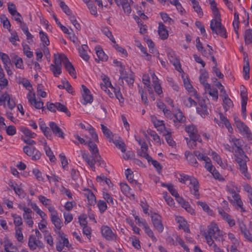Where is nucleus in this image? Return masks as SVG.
I'll list each match as a JSON object with an SVG mask.
<instances>
[{
    "label": "nucleus",
    "mask_w": 252,
    "mask_h": 252,
    "mask_svg": "<svg viewBox=\"0 0 252 252\" xmlns=\"http://www.w3.org/2000/svg\"><path fill=\"white\" fill-rule=\"evenodd\" d=\"M224 232L220 230L218 225L214 222H211L207 226V230L203 234L207 244L209 246L213 244L214 238L216 241H220L222 239Z\"/></svg>",
    "instance_id": "1"
},
{
    "label": "nucleus",
    "mask_w": 252,
    "mask_h": 252,
    "mask_svg": "<svg viewBox=\"0 0 252 252\" xmlns=\"http://www.w3.org/2000/svg\"><path fill=\"white\" fill-rule=\"evenodd\" d=\"M234 157L235 160L239 165V169L244 175V176L248 179L251 178V176L248 173V167L247 165V162L249 161V158L245 154L242 153L240 154H234Z\"/></svg>",
    "instance_id": "2"
},
{
    "label": "nucleus",
    "mask_w": 252,
    "mask_h": 252,
    "mask_svg": "<svg viewBox=\"0 0 252 252\" xmlns=\"http://www.w3.org/2000/svg\"><path fill=\"white\" fill-rule=\"evenodd\" d=\"M221 20H212L210 23V28L213 33L219 35L223 38L227 37L226 31L225 28L222 25Z\"/></svg>",
    "instance_id": "3"
},
{
    "label": "nucleus",
    "mask_w": 252,
    "mask_h": 252,
    "mask_svg": "<svg viewBox=\"0 0 252 252\" xmlns=\"http://www.w3.org/2000/svg\"><path fill=\"white\" fill-rule=\"evenodd\" d=\"M62 64L61 54L54 55V63L50 66V69L55 77H58L62 73Z\"/></svg>",
    "instance_id": "4"
},
{
    "label": "nucleus",
    "mask_w": 252,
    "mask_h": 252,
    "mask_svg": "<svg viewBox=\"0 0 252 252\" xmlns=\"http://www.w3.org/2000/svg\"><path fill=\"white\" fill-rule=\"evenodd\" d=\"M209 102L208 98H203L199 100V106L196 108L197 113L203 118L209 115L210 109L208 108L207 103Z\"/></svg>",
    "instance_id": "5"
},
{
    "label": "nucleus",
    "mask_w": 252,
    "mask_h": 252,
    "mask_svg": "<svg viewBox=\"0 0 252 252\" xmlns=\"http://www.w3.org/2000/svg\"><path fill=\"white\" fill-rule=\"evenodd\" d=\"M235 124L240 132L249 141L251 140L252 139V133L248 126L239 120L237 121L236 119H235Z\"/></svg>",
    "instance_id": "6"
},
{
    "label": "nucleus",
    "mask_w": 252,
    "mask_h": 252,
    "mask_svg": "<svg viewBox=\"0 0 252 252\" xmlns=\"http://www.w3.org/2000/svg\"><path fill=\"white\" fill-rule=\"evenodd\" d=\"M61 58L62 61V63L64 64L66 70L68 71L71 76L75 78L76 76L75 74V70L73 65L69 61L68 59L65 55L61 54Z\"/></svg>",
    "instance_id": "7"
},
{
    "label": "nucleus",
    "mask_w": 252,
    "mask_h": 252,
    "mask_svg": "<svg viewBox=\"0 0 252 252\" xmlns=\"http://www.w3.org/2000/svg\"><path fill=\"white\" fill-rule=\"evenodd\" d=\"M168 59L171 63L174 66L175 69L179 72H181L182 69L179 59L176 57L174 52L169 50L167 52Z\"/></svg>",
    "instance_id": "8"
},
{
    "label": "nucleus",
    "mask_w": 252,
    "mask_h": 252,
    "mask_svg": "<svg viewBox=\"0 0 252 252\" xmlns=\"http://www.w3.org/2000/svg\"><path fill=\"white\" fill-rule=\"evenodd\" d=\"M28 246L32 251L35 250L37 248H43V243L39 239L36 238L33 235L30 236L28 241Z\"/></svg>",
    "instance_id": "9"
},
{
    "label": "nucleus",
    "mask_w": 252,
    "mask_h": 252,
    "mask_svg": "<svg viewBox=\"0 0 252 252\" xmlns=\"http://www.w3.org/2000/svg\"><path fill=\"white\" fill-rule=\"evenodd\" d=\"M189 182H190L189 188L190 192L196 199H199L200 196L199 193V184L198 180L192 176Z\"/></svg>",
    "instance_id": "10"
},
{
    "label": "nucleus",
    "mask_w": 252,
    "mask_h": 252,
    "mask_svg": "<svg viewBox=\"0 0 252 252\" xmlns=\"http://www.w3.org/2000/svg\"><path fill=\"white\" fill-rule=\"evenodd\" d=\"M151 219L155 228L159 233L163 231L164 227L162 223L161 217L158 214L154 213L151 215Z\"/></svg>",
    "instance_id": "11"
},
{
    "label": "nucleus",
    "mask_w": 252,
    "mask_h": 252,
    "mask_svg": "<svg viewBox=\"0 0 252 252\" xmlns=\"http://www.w3.org/2000/svg\"><path fill=\"white\" fill-rule=\"evenodd\" d=\"M219 116L220 121L219 122V120L216 118L214 119V121L218 123L220 126L223 127L225 126L228 132L232 133L233 132V128L228 120L221 113H219Z\"/></svg>",
    "instance_id": "12"
},
{
    "label": "nucleus",
    "mask_w": 252,
    "mask_h": 252,
    "mask_svg": "<svg viewBox=\"0 0 252 252\" xmlns=\"http://www.w3.org/2000/svg\"><path fill=\"white\" fill-rule=\"evenodd\" d=\"M82 157L87 162L88 164L90 167L94 171L95 170V163L96 161H99L100 158H95L94 155L90 156L89 154L84 152L82 154Z\"/></svg>",
    "instance_id": "13"
},
{
    "label": "nucleus",
    "mask_w": 252,
    "mask_h": 252,
    "mask_svg": "<svg viewBox=\"0 0 252 252\" xmlns=\"http://www.w3.org/2000/svg\"><path fill=\"white\" fill-rule=\"evenodd\" d=\"M115 2L118 6H122L124 12L126 15H129L131 11L130 3H133L132 0H130L128 1V0H117Z\"/></svg>",
    "instance_id": "14"
},
{
    "label": "nucleus",
    "mask_w": 252,
    "mask_h": 252,
    "mask_svg": "<svg viewBox=\"0 0 252 252\" xmlns=\"http://www.w3.org/2000/svg\"><path fill=\"white\" fill-rule=\"evenodd\" d=\"M101 233L103 236L107 240H114L116 238V235L112 232L111 228L107 226L102 227Z\"/></svg>",
    "instance_id": "15"
},
{
    "label": "nucleus",
    "mask_w": 252,
    "mask_h": 252,
    "mask_svg": "<svg viewBox=\"0 0 252 252\" xmlns=\"http://www.w3.org/2000/svg\"><path fill=\"white\" fill-rule=\"evenodd\" d=\"M82 88L83 89L82 94L85 101L83 104L86 105L87 103H92L93 101V97L91 94L90 90L84 85H82Z\"/></svg>",
    "instance_id": "16"
},
{
    "label": "nucleus",
    "mask_w": 252,
    "mask_h": 252,
    "mask_svg": "<svg viewBox=\"0 0 252 252\" xmlns=\"http://www.w3.org/2000/svg\"><path fill=\"white\" fill-rule=\"evenodd\" d=\"M49 126L52 130L53 133L56 136L61 137L63 139L64 138V134L63 132L57 125V124L53 122H51L49 123Z\"/></svg>",
    "instance_id": "17"
},
{
    "label": "nucleus",
    "mask_w": 252,
    "mask_h": 252,
    "mask_svg": "<svg viewBox=\"0 0 252 252\" xmlns=\"http://www.w3.org/2000/svg\"><path fill=\"white\" fill-rule=\"evenodd\" d=\"M139 144L141 145V151L139 152L140 156L146 158L149 163L150 162V160H152V158L147 153L148 146L146 142L140 141Z\"/></svg>",
    "instance_id": "18"
},
{
    "label": "nucleus",
    "mask_w": 252,
    "mask_h": 252,
    "mask_svg": "<svg viewBox=\"0 0 252 252\" xmlns=\"http://www.w3.org/2000/svg\"><path fill=\"white\" fill-rule=\"evenodd\" d=\"M3 247L6 252H18L17 248L7 238H4Z\"/></svg>",
    "instance_id": "19"
},
{
    "label": "nucleus",
    "mask_w": 252,
    "mask_h": 252,
    "mask_svg": "<svg viewBox=\"0 0 252 252\" xmlns=\"http://www.w3.org/2000/svg\"><path fill=\"white\" fill-rule=\"evenodd\" d=\"M28 99L31 104L34 106L35 108L39 109L43 108V102L41 100L37 101L34 94L32 95L29 94Z\"/></svg>",
    "instance_id": "20"
},
{
    "label": "nucleus",
    "mask_w": 252,
    "mask_h": 252,
    "mask_svg": "<svg viewBox=\"0 0 252 252\" xmlns=\"http://www.w3.org/2000/svg\"><path fill=\"white\" fill-rule=\"evenodd\" d=\"M219 213L223 220H226L230 227H232L235 225V221L232 219L231 217L222 209H220Z\"/></svg>",
    "instance_id": "21"
},
{
    "label": "nucleus",
    "mask_w": 252,
    "mask_h": 252,
    "mask_svg": "<svg viewBox=\"0 0 252 252\" xmlns=\"http://www.w3.org/2000/svg\"><path fill=\"white\" fill-rule=\"evenodd\" d=\"M174 116L176 119V121L174 120V122L175 126L177 127H179V125L178 123H184L186 120V117L183 115V113L180 110L178 109L174 114Z\"/></svg>",
    "instance_id": "22"
},
{
    "label": "nucleus",
    "mask_w": 252,
    "mask_h": 252,
    "mask_svg": "<svg viewBox=\"0 0 252 252\" xmlns=\"http://www.w3.org/2000/svg\"><path fill=\"white\" fill-rule=\"evenodd\" d=\"M95 50L98 57V59H95L96 61L99 62V61H102L105 62L107 60L108 56L105 54L102 49L100 46L95 47Z\"/></svg>",
    "instance_id": "23"
},
{
    "label": "nucleus",
    "mask_w": 252,
    "mask_h": 252,
    "mask_svg": "<svg viewBox=\"0 0 252 252\" xmlns=\"http://www.w3.org/2000/svg\"><path fill=\"white\" fill-rule=\"evenodd\" d=\"M84 191V194L87 198L89 203L91 205H94L96 203V198L92 191L89 189H86Z\"/></svg>",
    "instance_id": "24"
},
{
    "label": "nucleus",
    "mask_w": 252,
    "mask_h": 252,
    "mask_svg": "<svg viewBox=\"0 0 252 252\" xmlns=\"http://www.w3.org/2000/svg\"><path fill=\"white\" fill-rule=\"evenodd\" d=\"M158 32L162 39H166L168 37V32L165 26L160 22L158 24Z\"/></svg>",
    "instance_id": "25"
},
{
    "label": "nucleus",
    "mask_w": 252,
    "mask_h": 252,
    "mask_svg": "<svg viewBox=\"0 0 252 252\" xmlns=\"http://www.w3.org/2000/svg\"><path fill=\"white\" fill-rule=\"evenodd\" d=\"M119 71L121 74V76L120 77V79H121L122 80L123 79L125 80L127 84L129 85H131L133 84L134 79L132 74H130L129 76H127L125 70H120Z\"/></svg>",
    "instance_id": "26"
},
{
    "label": "nucleus",
    "mask_w": 252,
    "mask_h": 252,
    "mask_svg": "<svg viewBox=\"0 0 252 252\" xmlns=\"http://www.w3.org/2000/svg\"><path fill=\"white\" fill-rule=\"evenodd\" d=\"M239 229L244 237L249 241L252 242V235L246 225L243 223L240 224Z\"/></svg>",
    "instance_id": "27"
},
{
    "label": "nucleus",
    "mask_w": 252,
    "mask_h": 252,
    "mask_svg": "<svg viewBox=\"0 0 252 252\" xmlns=\"http://www.w3.org/2000/svg\"><path fill=\"white\" fill-rule=\"evenodd\" d=\"M185 157L189 163L194 167L198 166V162L195 158L194 155L192 154L189 151H186L185 153Z\"/></svg>",
    "instance_id": "28"
},
{
    "label": "nucleus",
    "mask_w": 252,
    "mask_h": 252,
    "mask_svg": "<svg viewBox=\"0 0 252 252\" xmlns=\"http://www.w3.org/2000/svg\"><path fill=\"white\" fill-rule=\"evenodd\" d=\"M201 75L199 77L200 83L203 85L205 90L210 89V85L206 82V79L208 78V74L205 71L200 70Z\"/></svg>",
    "instance_id": "29"
},
{
    "label": "nucleus",
    "mask_w": 252,
    "mask_h": 252,
    "mask_svg": "<svg viewBox=\"0 0 252 252\" xmlns=\"http://www.w3.org/2000/svg\"><path fill=\"white\" fill-rule=\"evenodd\" d=\"M88 47L86 45H83L79 49L80 56L85 61H88L90 56L88 53Z\"/></svg>",
    "instance_id": "30"
},
{
    "label": "nucleus",
    "mask_w": 252,
    "mask_h": 252,
    "mask_svg": "<svg viewBox=\"0 0 252 252\" xmlns=\"http://www.w3.org/2000/svg\"><path fill=\"white\" fill-rule=\"evenodd\" d=\"M190 138V139L189 140L188 138H186L187 144L190 148H194L196 146L197 141L199 142H201V138L200 136H196Z\"/></svg>",
    "instance_id": "31"
},
{
    "label": "nucleus",
    "mask_w": 252,
    "mask_h": 252,
    "mask_svg": "<svg viewBox=\"0 0 252 252\" xmlns=\"http://www.w3.org/2000/svg\"><path fill=\"white\" fill-rule=\"evenodd\" d=\"M142 222L145 233L149 236V237H150L151 238L153 242H156L157 241V239L155 236L153 231L149 227L148 224L146 223V222Z\"/></svg>",
    "instance_id": "32"
},
{
    "label": "nucleus",
    "mask_w": 252,
    "mask_h": 252,
    "mask_svg": "<svg viewBox=\"0 0 252 252\" xmlns=\"http://www.w3.org/2000/svg\"><path fill=\"white\" fill-rule=\"evenodd\" d=\"M88 144L92 155H94L95 158H100L96 145L92 141H89Z\"/></svg>",
    "instance_id": "33"
},
{
    "label": "nucleus",
    "mask_w": 252,
    "mask_h": 252,
    "mask_svg": "<svg viewBox=\"0 0 252 252\" xmlns=\"http://www.w3.org/2000/svg\"><path fill=\"white\" fill-rule=\"evenodd\" d=\"M185 130L189 134L190 137H195L196 136H200L198 134V131L196 127L193 125H189L186 127Z\"/></svg>",
    "instance_id": "34"
},
{
    "label": "nucleus",
    "mask_w": 252,
    "mask_h": 252,
    "mask_svg": "<svg viewBox=\"0 0 252 252\" xmlns=\"http://www.w3.org/2000/svg\"><path fill=\"white\" fill-rule=\"evenodd\" d=\"M232 141L233 142L235 147L237 148V150L235 151V154H240L244 153L242 149V140L240 139H232Z\"/></svg>",
    "instance_id": "35"
},
{
    "label": "nucleus",
    "mask_w": 252,
    "mask_h": 252,
    "mask_svg": "<svg viewBox=\"0 0 252 252\" xmlns=\"http://www.w3.org/2000/svg\"><path fill=\"white\" fill-rule=\"evenodd\" d=\"M101 130L104 136L108 139L110 142L113 140V135L112 132L108 129L107 126L103 124L100 125Z\"/></svg>",
    "instance_id": "36"
},
{
    "label": "nucleus",
    "mask_w": 252,
    "mask_h": 252,
    "mask_svg": "<svg viewBox=\"0 0 252 252\" xmlns=\"http://www.w3.org/2000/svg\"><path fill=\"white\" fill-rule=\"evenodd\" d=\"M20 131L26 136V138H34L37 135L35 133L25 126L21 127Z\"/></svg>",
    "instance_id": "37"
},
{
    "label": "nucleus",
    "mask_w": 252,
    "mask_h": 252,
    "mask_svg": "<svg viewBox=\"0 0 252 252\" xmlns=\"http://www.w3.org/2000/svg\"><path fill=\"white\" fill-rule=\"evenodd\" d=\"M223 108L225 109V111H227L230 108H232L233 106L232 101L228 97L227 94H225V95L224 96V97L223 98Z\"/></svg>",
    "instance_id": "38"
},
{
    "label": "nucleus",
    "mask_w": 252,
    "mask_h": 252,
    "mask_svg": "<svg viewBox=\"0 0 252 252\" xmlns=\"http://www.w3.org/2000/svg\"><path fill=\"white\" fill-rule=\"evenodd\" d=\"M192 3L193 8L194 11L198 14L200 17L202 16L203 13L202 10L200 6L198 1L196 0H190Z\"/></svg>",
    "instance_id": "39"
},
{
    "label": "nucleus",
    "mask_w": 252,
    "mask_h": 252,
    "mask_svg": "<svg viewBox=\"0 0 252 252\" xmlns=\"http://www.w3.org/2000/svg\"><path fill=\"white\" fill-rule=\"evenodd\" d=\"M196 204L198 205H200L202 207L203 210L205 212L207 213V214L208 215H211V216L213 215V211L210 209L209 206L205 202H202V201H197L196 202Z\"/></svg>",
    "instance_id": "40"
},
{
    "label": "nucleus",
    "mask_w": 252,
    "mask_h": 252,
    "mask_svg": "<svg viewBox=\"0 0 252 252\" xmlns=\"http://www.w3.org/2000/svg\"><path fill=\"white\" fill-rule=\"evenodd\" d=\"M163 135H164L166 141L169 144V145L172 147H173L175 145V142L173 140L172 138L171 137V134L170 132L165 130V132L163 133Z\"/></svg>",
    "instance_id": "41"
},
{
    "label": "nucleus",
    "mask_w": 252,
    "mask_h": 252,
    "mask_svg": "<svg viewBox=\"0 0 252 252\" xmlns=\"http://www.w3.org/2000/svg\"><path fill=\"white\" fill-rule=\"evenodd\" d=\"M245 43L246 44H250L252 43V30L248 29L245 31L244 35Z\"/></svg>",
    "instance_id": "42"
},
{
    "label": "nucleus",
    "mask_w": 252,
    "mask_h": 252,
    "mask_svg": "<svg viewBox=\"0 0 252 252\" xmlns=\"http://www.w3.org/2000/svg\"><path fill=\"white\" fill-rule=\"evenodd\" d=\"M103 197L104 199L107 201V202L113 206L116 204L117 201L116 200H114L112 197L111 195L107 192H103Z\"/></svg>",
    "instance_id": "43"
},
{
    "label": "nucleus",
    "mask_w": 252,
    "mask_h": 252,
    "mask_svg": "<svg viewBox=\"0 0 252 252\" xmlns=\"http://www.w3.org/2000/svg\"><path fill=\"white\" fill-rule=\"evenodd\" d=\"M183 103L188 107H191L196 105V102L190 97H184Z\"/></svg>",
    "instance_id": "44"
},
{
    "label": "nucleus",
    "mask_w": 252,
    "mask_h": 252,
    "mask_svg": "<svg viewBox=\"0 0 252 252\" xmlns=\"http://www.w3.org/2000/svg\"><path fill=\"white\" fill-rule=\"evenodd\" d=\"M51 221L56 228L60 230L63 226V223L58 215L51 217Z\"/></svg>",
    "instance_id": "45"
},
{
    "label": "nucleus",
    "mask_w": 252,
    "mask_h": 252,
    "mask_svg": "<svg viewBox=\"0 0 252 252\" xmlns=\"http://www.w3.org/2000/svg\"><path fill=\"white\" fill-rule=\"evenodd\" d=\"M120 187L122 192L125 195H132L134 196V195L132 194L130 192L131 190L130 188L126 183H121Z\"/></svg>",
    "instance_id": "46"
},
{
    "label": "nucleus",
    "mask_w": 252,
    "mask_h": 252,
    "mask_svg": "<svg viewBox=\"0 0 252 252\" xmlns=\"http://www.w3.org/2000/svg\"><path fill=\"white\" fill-rule=\"evenodd\" d=\"M45 144L44 146V150L46 153V155L49 158L50 160L52 162H54L56 160V158L53 155L52 151L51 150L50 148L46 146V142H44Z\"/></svg>",
    "instance_id": "47"
},
{
    "label": "nucleus",
    "mask_w": 252,
    "mask_h": 252,
    "mask_svg": "<svg viewBox=\"0 0 252 252\" xmlns=\"http://www.w3.org/2000/svg\"><path fill=\"white\" fill-rule=\"evenodd\" d=\"M243 76L246 80L250 78V65L248 61L246 62L243 66Z\"/></svg>",
    "instance_id": "48"
},
{
    "label": "nucleus",
    "mask_w": 252,
    "mask_h": 252,
    "mask_svg": "<svg viewBox=\"0 0 252 252\" xmlns=\"http://www.w3.org/2000/svg\"><path fill=\"white\" fill-rule=\"evenodd\" d=\"M235 203L237 204L238 208H239L242 212H245V209L243 207V202L241 200L240 195L238 194H234L233 197Z\"/></svg>",
    "instance_id": "49"
},
{
    "label": "nucleus",
    "mask_w": 252,
    "mask_h": 252,
    "mask_svg": "<svg viewBox=\"0 0 252 252\" xmlns=\"http://www.w3.org/2000/svg\"><path fill=\"white\" fill-rule=\"evenodd\" d=\"M184 85L186 89L188 90L189 92H190V93L192 92L193 94L192 95H193L195 98H198V97L197 92L193 89L191 85L189 82L184 81Z\"/></svg>",
    "instance_id": "50"
},
{
    "label": "nucleus",
    "mask_w": 252,
    "mask_h": 252,
    "mask_svg": "<svg viewBox=\"0 0 252 252\" xmlns=\"http://www.w3.org/2000/svg\"><path fill=\"white\" fill-rule=\"evenodd\" d=\"M59 2V4L61 7V8L62 9L63 11L67 15H70L71 14V11L68 7V6L65 4L64 1L58 0Z\"/></svg>",
    "instance_id": "51"
},
{
    "label": "nucleus",
    "mask_w": 252,
    "mask_h": 252,
    "mask_svg": "<svg viewBox=\"0 0 252 252\" xmlns=\"http://www.w3.org/2000/svg\"><path fill=\"white\" fill-rule=\"evenodd\" d=\"M39 36L41 41L43 43L44 46L48 45L50 44V41L48 38L47 35L42 31L39 32Z\"/></svg>",
    "instance_id": "52"
},
{
    "label": "nucleus",
    "mask_w": 252,
    "mask_h": 252,
    "mask_svg": "<svg viewBox=\"0 0 252 252\" xmlns=\"http://www.w3.org/2000/svg\"><path fill=\"white\" fill-rule=\"evenodd\" d=\"M154 119H156V118H152V121L156 127L158 128V130H162L163 129H165V127L163 121L159 120H154Z\"/></svg>",
    "instance_id": "53"
},
{
    "label": "nucleus",
    "mask_w": 252,
    "mask_h": 252,
    "mask_svg": "<svg viewBox=\"0 0 252 252\" xmlns=\"http://www.w3.org/2000/svg\"><path fill=\"white\" fill-rule=\"evenodd\" d=\"M5 75L3 71L0 72V86L3 88L8 85V81L4 77Z\"/></svg>",
    "instance_id": "54"
},
{
    "label": "nucleus",
    "mask_w": 252,
    "mask_h": 252,
    "mask_svg": "<svg viewBox=\"0 0 252 252\" xmlns=\"http://www.w3.org/2000/svg\"><path fill=\"white\" fill-rule=\"evenodd\" d=\"M56 110L65 113L68 116H70V113L68 110L67 108L65 105L60 103L57 102Z\"/></svg>",
    "instance_id": "55"
},
{
    "label": "nucleus",
    "mask_w": 252,
    "mask_h": 252,
    "mask_svg": "<svg viewBox=\"0 0 252 252\" xmlns=\"http://www.w3.org/2000/svg\"><path fill=\"white\" fill-rule=\"evenodd\" d=\"M212 156L213 159L216 161L218 164H219L222 168H225V164L222 162L220 157L217 153L212 152Z\"/></svg>",
    "instance_id": "56"
},
{
    "label": "nucleus",
    "mask_w": 252,
    "mask_h": 252,
    "mask_svg": "<svg viewBox=\"0 0 252 252\" xmlns=\"http://www.w3.org/2000/svg\"><path fill=\"white\" fill-rule=\"evenodd\" d=\"M32 208L38 214L41 218L42 219V220H44L45 219L46 217V215L43 212L42 210H41L35 204L32 205Z\"/></svg>",
    "instance_id": "57"
},
{
    "label": "nucleus",
    "mask_w": 252,
    "mask_h": 252,
    "mask_svg": "<svg viewBox=\"0 0 252 252\" xmlns=\"http://www.w3.org/2000/svg\"><path fill=\"white\" fill-rule=\"evenodd\" d=\"M179 221L180 222L179 225L180 228L184 229V230L187 233L190 232V229L186 221L183 220L182 218H180V220H179Z\"/></svg>",
    "instance_id": "58"
},
{
    "label": "nucleus",
    "mask_w": 252,
    "mask_h": 252,
    "mask_svg": "<svg viewBox=\"0 0 252 252\" xmlns=\"http://www.w3.org/2000/svg\"><path fill=\"white\" fill-rule=\"evenodd\" d=\"M12 217L14 220V223L16 226H20L23 224L22 219L21 216L17 214H12Z\"/></svg>",
    "instance_id": "59"
},
{
    "label": "nucleus",
    "mask_w": 252,
    "mask_h": 252,
    "mask_svg": "<svg viewBox=\"0 0 252 252\" xmlns=\"http://www.w3.org/2000/svg\"><path fill=\"white\" fill-rule=\"evenodd\" d=\"M207 92L211 96H212L215 100H217L218 98V91L216 88L207 89L206 90Z\"/></svg>",
    "instance_id": "60"
},
{
    "label": "nucleus",
    "mask_w": 252,
    "mask_h": 252,
    "mask_svg": "<svg viewBox=\"0 0 252 252\" xmlns=\"http://www.w3.org/2000/svg\"><path fill=\"white\" fill-rule=\"evenodd\" d=\"M35 151L34 147H30L28 146H24L23 148L24 152L28 156H32Z\"/></svg>",
    "instance_id": "61"
},
{
    "label": "nucleus",
    "mask_w": 252,
    "mask_h": 252,
    "mask_svg": "<svg viewBox=\"0 0 252 252\" xmlns=\"http://www.w3.org/2000/svg\"><path fill=\"white\" fill-rule=\"evenodd\" d=\"M10 96L7 93H4L2 95L0 96V105H3L4 107H5V101H9Z\"/></svg>",
    "instance_id": "62"
},
{
    "label": "nucleus",
    "mask_w": 252,
    "mask_h": 252,
    "mask_svg": "<svg viewBox=\"0 0 252 252\" xmlns=\"http://www.w3.org/2000/svg\"><path fill=\"white\" fill-rule=\"evenodd\" d=\"M23 219L26 223L31 227L33 226V222L32 220V215H26V214H23Z\"/></svg>",
    "instance_id": "63"
},
{
    "label": "nucleus",
    "mask_w": 252,
    "mask_h": 252,
    "mask_svg": "<svg viewBox=\"0 0 252 252\" xmlns=\"http://www.w3.org/2000/svg\"><path fill=\"white\" fill-rule=\"evenodd\" d=\"M114 143L115 144V146L121 150V151L124 153L126 152V144L125 143L122 141L120 140H116L114 142Z\"/></svg>",
    "instance_id": "64"
}]
</instances>
